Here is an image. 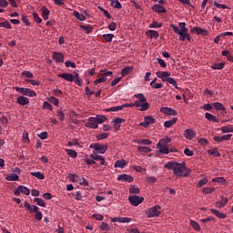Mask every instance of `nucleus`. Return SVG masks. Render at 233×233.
Instances as JSON below:
<instances>
[{
  "label": "nucleus",
  "instance_id": "obj_57",
  "mask_svg": "<svg viewBox=\"0 0 233 233\" xmlns=\"http://www.w3.org/2000/svg\"><path fill=\"white\" fill-rule=\"evenodd\" d=\"M132 221V218H121L119 217V220H118V223H130Z\"/></svg>",
  "mask_w": 233,
  "mask_h": 233
},
{
  "label": "nucleus",
  "instance_id": "obj_9",
  "mask_svg": "<svg viewBox=\"0 0 233 233\" xmlns=\"http://www.w3.org/2000/svg\"><path fill=\"white\" fill-rule=\"evenodd\" d=\"M53 59L56 63H63L65 61V55L61 52H53Z\"/></svg>",
  "mask_w": 233,
  "mask_h": 233
},
{
  "label": "nucleus",
  "instance_id": "obj_32",
  "mask_svg": "<svg viewBox=\"0 0 233 233\" xmlns=\"http://www.w3.org/2000/svg\"><path fill=\"white\" fill-rule=\"evenodd\" d=\"M211 68H212V70H223V68H225V62L214 64L211 66Z\"/></svg>",
  "mask_w": 233,
  "mask_h": 233
},
{
  "label": "nucleus",
  "instance_id": "obj_63",
  "mask_svg": "<svg viewBox=\"0 0 233 233\" xmlns=\"http://www.w3.org/2000/svg\"><path fill=\"white\" fill-rule=\"evenodd\" d=\"M106 77L102 76V77L95 80L94 83H95V85H99L100 83H106Z\"/></svg>",
  "mask_w": 233,
  "mask_h": 233
},
{
  "label": "nucleus",
  "instance_id": "obj_60",
  "mask_svg": "<svg viewBox=\"0 0 233 233\" xmlns=\"http://www.w3.org/2000/svg\"><path fill=\"white\" fill-rule=\"evenodd\" d=\"M33 17H34L35 23H38V24L43 23V19L41 17H39V15L37 13H34Z\"/></svg>",
  "mask_w": 233,
  "mask_h": 233
},
{
  "label": "nucleus",
  "instance_id": "obj_2",
  "mask_svg": "<svg viewBox=\"0 0 233 233\" xmlns=\"http://www.w3.org/2000/svg\"><path fill=\"white\" fill-rule=\"evenodd\" d=\"M14 88L16 92H20V94H22V96H27L28 97H35V96H37L35 91H34L30 88L17 87V86L14 87Z\"/></svg>",
  "mask_w": 233,
  "mask_h": 233
},
{
  "label": "nucleus",
  "instance_id": "obj_18",
  "mask_svg": "<svg viewBox=\"0 0 233 233\" xmlns=\"http://www.w3.org/2000/svg\"><path fill=\"white\" fill-rule=\"evenodd\" d=\"M157 77H159V79H168L169 76H170V72L168 71H157L156 73Z\"/></svg>",
  "mask_w": 233,
  "mask_h": 233
},
{
  "label": "nucleus",
  "instance_id": "obj_41",
  "mask_svg": "<svg viewBox=\"0 0 233 233\" xmlns=\"http://www.w3.org/2000/svg\"><path fill=\"white\" fill-rule=\"evenodd\" d=\"M208 154H209V156H214V157H219L221 156L218 149H209L208 151Z\"/></svg>",
  "mask_w": 233,
  "mask_h": 233
},
{
  "label": "nucleus",
  "instance_id": "obj_38",
  "mask_svg": "<svg viewBox=\"0 0 233 233\" xmlns=\"http://www.w3.org/2000/svg\"><path fill=\"white\" fill-rule=\"evenodd\" d=\"M213 107L215 108V110H223L225 111V106H223V104L219 103V102H215L212 103Z\"/></svg>",
  "mask_w": 233,
  "mask_h": 233
},
{
  "label": "nucleus",
  "instance_id": "obj_42",
  "mask_svg": "<svg viewBox=\"0 0 233 233\" xmlns=\"http://www.w3.org/2000/svg\"><path fill=\"white\" fill-rule=\"evenodd\" d=\"M179 26V32H188V28H187V23L185 22H179L178 23Z\"/></svg>",
  "mask_w": 233,
  "mask_h": 233
},
{
  "label": "nucleus",
  "instance_id": "obj_37",
  "mask_svg": "<svg viewBox=\"0 0 233 233\" xmlns=\"http://www.w3.org/2000/svg\"><path fill=\"white\" fill-rule=\"evenodd\" d=\"M103 39L106 41V43H112V39H114V34H105L102 35Z\"/></svg>",
  "mask_w": 233,
  "mask_h": 233
},
{
  "label": "nucleus",
  "instance_id": "obj_23",
  "mask_svg": "<svg viewBox=\"0 0 233 233\" xmlns=\"http://www.w3.org/2000/svg\"><path fill=\"white\" fill-rule=\"evenodd\" d=\"M157 148L159 149L160 154H170V149L165 145L157 144Z\"/></svg>",
  "mask_w": 233,
  "mask_h": 233
},
{
  "label": "nucleus",
  "instance_id": "obj_51",
  "mask_svg": "<svg viewBox=\"0 0 233 233\" xmlns=\"http://www.w3.org/2000/svg\"><path fill=\"white\" fill-rule=\"evenodd\" d=\"M212 181L214 183H219L220 185H225L226 180L224 177H218L213 178Z\"/></svg>",
  "mask_w": 233,
  "mask_h": 233
},
{
  "label": "nucleus",
  "instance_id": "obj_46",
  "mask_svg": "<svg viewBox=\"0 0 233 233\" xmlns=\"http://www.w3.org/2000/svg\"><path fill=\"white\" fill-rule=\"evenodd\" d=\"M150 108V105L148 102H143L142 105H140V111L145 112L146 110H148Z\"/></svg>",
  "mask_w": 233,
  "mask_h": 233
},
{
  "label": "nucleus",
  "instance_id": "obj_6",
  "mask_svg": "<svg viewBox=\"0 0 233 233\" xmlns=\"http://www.w3.org/2000/svg\"><path fill=\"white\" fill-rule=\"evenodd\" d=\"M170 27L173 28V31L175 32V34H177L179 36V41H187V31H182L179 32V27L174 25H170Z\"/></svg>",
  "mask_w": 233,
  "mask_h": 233
},
{
  "label": "nucleus",
  "instance_id": "obj_33",
  "mask_svg": "<svg viewBox=\"0 0 233 233\" xmlns=\"http://www.w3.org/2000/svg\"><path fill=\"white\" fill-rule=\"evenodd\" d=\"M222 56H224V57H227L228 61H230L231 63H233V56L230 55V51H227V50L222 51Z\"/></svg>",
  "mask_w": 233,
  "mask_h": 233
},
{
  "label": "nucleus",
  "instance_id": "obj_56",
  "mask_svg": "<svg viewBox=\"0 0 233 233\" xmlns=\"http://www.w3.org/2000/svg\"><path fill=\"white\" fill-rule=\"evenodd\" d=\"M1 28H12V25L8 21L0 22Z\"/></svg>",
  "mask_w": 233,
  "mask_h": 233
},
{
  "label": "nucleus",
  "instance_id": "obj_40",
  "mask_svg": "<svg viewBox=\"0 0 233 233\" xmlns=\"http://www.w3.org/2000/svg\"><path fill=\"white\" fill-rule=\"evenodd\" d=\"M74 15H75V17H76L78 19V21H86V16H85L83 14H80L77 11H75Z\"/></svg>",
  "mask_w": 233,
  "mask_h": 233
},
{
  "label": "nucleus",
  "instance_id": "obj_54",
  "mask_svg": "<svg viewBox=\"0 0 233 233\" xmlns=\"http://www.w3.org/2000/svg\"><path fill=\"white\" fill-rule=\"evenodd\" d=\"M69 178L71 179V181H73V183H77V182H79V176H78V175L70 174V175H69Z\"/></svg>",
  "mask_w": 233,
  "mask_h": 233
},
{
  "label": "nucleus",
  "instance_id": "obj_31",
  "mask_svg": "<svg viewBox=\"0 0 233 233\" xmlns=\"http://www.w3.org/2000/svg\"><path fill=\"white\" fill-rule=\"evenodd\" d=\"M163 81H167V83H169V85L174 86L177 90H179V86H177V82L174 78L168 77L167 79H163Z\"/></svg>",
  "mask_w": 233,
  "mask_h": 233
},
{
  "label": "nucleus",
  "instance_id": "obj_4",
  "mask_svg": "<svg viewBox=\"0 0 233 233\" xmlns=\"http://www.w3.org/2000/svg\"><path fill=\"white\" fill-rule=\"evenodd\" d=\"M128 201L133 207H139V205L145 201V198L133 195L128 197Z\"/></svg>",
  "mask_w": 233,
  "mask_h": 233
},
{
  "label": "nucleus",
  "instance_id": "obj_45",
  "mask_svg": "<svg viewBox=\"0 0 233 233\" xmlns=\"http://www.w3.org/2000/svg\"><path fill=\"white\" fill-rule=\"evenodd\" d=\"M190 225L198 232H199L201 230V228L199 227V224L196 220H190Z\"/></svg>",
  "mask_w": 233,
  "mask_h": 233
},
{
  "label": "nucleus",
  "instance_id": "obj_49",
  "mask_svg": "<svg viewBox=\"0 0 233 233\" xmlns=\"http://www.w3.org/2000/svg\"><path fill=\"white\" fill-rule=\"evenodd\" d=\"M21 76H22V77H25L27 79L34 77V74H32V72H30V71H24V72H22Z\"/></svg>",
  "mask_w": 233,
  "mask_h": 233
},
{
  "label": "nucleus",
  "instance_id": "obj_47",
  "mask_svg": "<svg viewBox=\"0 0 233 233\" xmlns=\"http://www.w3.org/2000/svg\"><path fill=\"white\" fill-rule=\"evenodd\" d=\"M131 72H132V67H125L124 69H122L121 75L123 77H125V76H128V74H130Z\"/></svg>",
  "mask_w": 233,
  "mask_h": 233
},
{
  "label": "nucleus",
  "instance_id": "obj_55",
  "mask_svg": "<svg viewBox=\"0 0 233 233\" xmlns=\"http://www.w3.org/2000/svg\"><path fill=\"white\" fill-rule=\"evenodd\" d=\"M208 183V179L207 178H202L201 180L198 181V188H201L202 187H205Z\"/></svg>",
  "mask_w": 233,
  "mask_h": 233
},
{
  "label": "nucleus",
  "instance_id": "obj_34",
  "mask_svg": "<svg viewBox=\"0 0 233 233\" xmlns=\"http://www.w3.org/2000/svg\"><path fill=\"white\" fill-rule=\"evenodd\" d=\"M137 150H138V152H143L144 154H148V153L152 152V149H150V147H143V146L138 147Z\"/></svg>",
  "mask_w": 233,
  "mask_h": 233
},
{
  "label": "nucleus",
  "instance_id": "obj_15",
  "mask_svg": "<svg viewBox=\"0 0 233 233\" xmlns=\"http://www.w3.org/2000/svg\"><path fill=\"white\" fill-rule=\"evenodd\" d=\"M230 137H232V134L224 135L222 137H214V141H217V143H221L223 141L230 140Z\"/></svg>",
  "mask_w": 233,
  "mask_h": 233
},
{
  "label": "nucleus",
  "instance_id": "obj_26",
  "mask_svg": "<svg viewBox=\"0 0 233 233\" xmlns=\"http://www.w3.org/2000/svg\"><path fill=\"white\" fill-rule=\"evenodd\" d=\"M176 123H177V118H173L171 120L164 122V127L166 128H170V127H174V125H176Z\"/></svg>",
  "mask_w": 233,
  "mask_h": 233
},
{
  "label": "nucleus",
  "instance_id": "obj_35",
  "mask_svg": "<svg viewBox=\"0 0 233 233\" xmlns=\"http://www.w3.org/2000/svg\"><path fill=\"white\" fill-rule=\"evenodd\" d=\"M65 150H66L67 156H70V157H73V158L77 157V153L76 150L68 149V148H66Z\"/></svg>",
  "mask_w": 233,
  "mask_h": 233
},
{
  "label": "nucleus",
  "instance_id": "obj_19",
  "mask_svg": "<svg viewBox=\"0 0 233 233\" xmlns=\"http://www.w3.org/2000/svg\"><path fill=\"white\" fill-rule=\"evenodd\" d=\"M25 208L26 210H28L29 212H35V214L39 210V207H37V206H32V205H30V203H28V202H25Z\"/></svg>",
  "mask_w": 233,
  "mask_h": 233
},
{
  "label": "nucleus",
  "instance_id": "obj_11",
  "mask_svg": "<svg viewBox=\"0 0 233 233\" xmlns=\"http://www.w3.org/2000/svg\"><path fill=\"white\" fill-rule=\"evenodd\" d=\"M117 181H127V183H132V181H134V177L127 174H122L117 177Z\"/></svg>",
  "mask_w": 233,
  "mask_h": 233
},
{
  "label": "nucleus",
  "instance_id": "obj_3",
  "mask_svg": "<svg viewBox=\"0 0 233 233\" xmlns=\"http://www.w3.org/2000/svg\"><path fill=\"white\" fill-rule=\"evenodd\" d=\"M160 208L161 206L156 205L146 211V216H147V218H157V216L161 214V211H159Z\"/></svg>",
  "mask_w": 233,
  "mask_h": 233
},
{
  "label": "nucleus",
  "instance_id": "obj_36",
  "mask_svg": "<svg viewBox=\"0 0 233 233\" xmlns=\"http://www.w3.org/2000/svg\"><path fill=\"white\" fill-rule=\"evenodd\" d=\"M31 176H34L37 179H45V174L41 173V171L31 172Z\"/></svg>",
  "mask_w": 233,
  "mask_h": 233
},
{
  "label": "nucleus",
  "instance_id": "obj_1",
  "mask_svg": "<svg viewBox=\"0 0 233 233\" xmlns=\"http://www.w3.org/2000/svg\"><path fill=\"white\" fill-rule=\"evenodd\" d=\"M165 168L173 170V174L178 177H183V172H189V169L188 167H187L185 162L179 163L176 161H169L167 164H165Z\"/></svg>",
  "mask_w": 233,
  "mask_h": 233
},
{
  "label": "nucleus",
  "instance_id": "obj_28",
  "mask_svg": "<svg viewBox=\"0 0 233 233\" xmlns=\"http://www.w3.org/2000/svg\"><path fill=\"white\" fill-rule=\"evenodd\" d=\"M141 189L137 185H132L129 187V194H140Z\"/></svg>",
  "mask_w": 233,
  "mask_h": 233
},
{
  "label": "nucleus",
  "instance_id": "obj_22",
  "mask_svg": "<svg viewBox=\"0 0 233 233\" xmlns=\"http://www.w3.org/2000/svg\"><path fill=\"white\" fill-rule=\"evenodd\" d=\"M147 37L157 39V37H159V32H157L156 30H148L147 32Z\"/></svg>",
  "mask_w": 233,
  "mask_h": 233
},
{
  "label": "nucleus",
  "instance_id": "obj_5",
  "mask_svg": "<svg viewBox=\"0 0 233 233\" xmlns=\"http://www.w3.org/2000/svg\"><path fill=\"white\" fill-rule=\"evenodd\" d=\"M90 148H94L98 154H105L108 150V146L94 143L91 144Z\"/></svg>",
  "mask_w": 233,
  "mask_h": 233
},
{
  "label": "nucleus",
  "instance_id": "obj_52",
  "mask_svg": "<svg viewBox=\"0 0 233 233\" xmlns=\"http://www.w3.org/2000/svg\"><path fill=\"white\" fill-rule=\"evenodd\" d=\"M135 97H137L138 99V101H140V103H145L147 102V98L145 97L144 94H137L135 95Z\"/></svg>",
  "mask_w": 233,
  "mask_h": 233
},
{
  "label": "nucleus",
  "instance_id": "obj_27",
  "mask_svg": "<svg viewBox=\"0 0 233 233\" xmlns=\"http://www.w3.org/2000/svg\"><path fill=\"white\" fill-rule=\"evenodd\" d=\"M6 181H19V176L15 173H12L5 177Z\"/></svg>",
  "mask_w": 233,
  "mask_h": 233
},
{
  "label": "nucleus",
  "instance_id": "obj_39",
  "mask_svg": "<svg viewBox=\"0 0 233 233\" xmlns=\"http://www.w3.org/2000/svg\"><path fill=\"white\" fill-rule=\"evenodd\" d=\"M222 134H228L230 132H233V127L229 126V127H222L220 128Z\"/></svg>",
  "mask_w": 233,
  "mask_h": 233
},
{
  "label": "nucleus",
  "instance_id": "obj_59",
  "mask_svg": "<svg viewBox=\"0 0 233 233\" xmlns=\"http://www.w3.org/2000/svg\"><path fill=\"white\" fill-rule=\"evenodd\" d=\"M150 86H152V88H157V89H159V88H163V84L161 83H154V82H151L150 83Z\"/></svg>",
  "mask_w": 233,
  "mask_h": 233
},
{
  "label": "nucleus",
  "instance_id": "obj_21",
  "mask_svg": "<svg viewBox=\"0 0 233 233\" xmlns=\"http://www.w3.org/2000/svg\"><path fill=\"white\" fill-rule=\"evenodd\" d=\"M41 10H42L43 19H45V21H48V16L50 15V10H48L46 6H43Z\"/></svg>",
  "mask_w": 233,
  "mask_h": 233
},
{
  "label": "nucleus",
  "instance_id": "obj_48",
  "mask_svg": "<svg viewBox=\"0 0 233 233\" xmlns=\"http://www.w3.org/2000/svg\"><path fill=\"white\" fill-rule=\"evenodd\" d=\"M171 141H172V138H170V137H166V138L161 139V140L158 142V144H159V145H164V146L167 147V145H168V143H171Z\"/></svg>",
  "mask_w": 233,
  "mask_h": 233
},
{
  "label": "nucleus",
  "instance_id": "obj_10",
  "mask_svg": "<svg viewBox=\"0 0 233 233\" xmlns=\"http://www.w3.org/2000/svg\"><path fill=\"white\" fill-rule=\"evenodd\" d=\"M16 103L21 106H25V105L30 104V99H28L26 96H20L16 98Z\"/></svg>",
  "mask_w": 233,
  "mask_h": 233
},
{
  "label": "nucleus",
  "instance_id": "obj_43",
  "mask_svg": "<svg viewBox=\"0 0 233 233\" xmlns=\"http://www.w3.org/2000/svg\"><path fill=\"white\" fill-rule=\"evenodd\" d=\"M19 190L22 192V194H25V196H30V189L25 186H19Z\"/></svg>",
  "mask_w": 233,
  "mask_h": 233
},
{
  "label": "nucleus",
  "instance_id": "obj_44",
  "mask_svg": "<svg viewBox=\"0 0 233 233\" xmlns=\"http://www.w3.org/2000/svg\"><path fill=\"white\" fill-rule=\"evenodd\" d=\"M34 202L38 205V207H46V204H45V201L42 198H34Z\"/></svg>",
  "mask_w": 233,
  "mask_h": 233
},
{
  "label": "nucleus",
  "instance_id": "obj_58",
  "mask_svg": "<svg viewBox=\"0 0 233 233\" xmlns=\"http://www.w3.org/2000/svg\"><path fill=\"white\" fill-rule=\"evenodd\" d=\"M161 26H163V24H158L157 21L149 25V28H161Z\"/></svg>",
  "mask_w": 233,
  "mask_h": 233
},
{
  "label": "nucleus",
  "instance_id": "obj_17",
  "mask_svg": "<svg viewBox=\"0 0 233 233\" xmlns=\"http://www.w3.org/2000/svg\"><path fill=\"white\" fill-rule=\"evenodd\" d=\"M112 123L115 130H119V128H121V123H125V119L117 117V118H115L112 121Z\"/></svg>",
  "mask_w": 233,
  "mask_h": 233
},
{
  "label": "nucleus",
  "instance_id": "obj_14",
  "mask_svg": "<svg viewBox=\"0 0 233 233\" xmlns=\"http://www.w3.org/2000/svg\"><path fill=\"white\" fill-rule=\"evenodd\" d=\"M184 137L189 141H192V139L196 137V133L192 129H186L184 132Z\"/></svg>",
  "mask_w": 233,
  "mask_h": 233
},
{
  "label": "nucleus",
  "instance_id": "obj_30",
  "mask_svg": "<svg viewBox=\"0 0 233 233\" xmlns=\"http://www.w3.org/2000/svg\"><path fill=\"white\" fill-rule=\"evenodd\" d=\"M95 119L96 120V125H101L102 123H105L107 118L106 116L96 115V116H95Z\"/></svg>",
  "mask_w": 233,
  "mask_h": 233
},
{
  "label": "nucleus",
  "instance_id": "obj_61",
  "mask_svg": "<svg viewBox=\"0 0 233 233\" xmlns=\"http://www.w3.org/2000/svg\"><path fill=\"white\" fill-rule=\"evenodd\" d=\"M96 138L98 140L108 139V133H100L98 136H96Z\"/></svg>",
  "mask_w": 233,
  "mask_h": 233
},
{
  "label": "nucleus",
  "instance_id": "obj_8",
  "mask_svg": "<svg viewBox=\"0 0 233 233\" xmlns=\"http://www.w3.org/2000/svg\"><path fill=\"white\" fill-rule=\"evenodd\" d=\"M85 127L86 128H92V129L98 128L99 125H97V122L96 120V116L89 117L88 121L85 124Z\"/></svg>",
  "mask_w": 233,
  "mask_h": 233
},
{
  "label": "nucleus",
  "instance_id": "obj_20",
  "mask_svg": "<svg viewBox=\"0 0 233 233\" xmlns=\"http://www.w3.org/2000/svg\"><path fill=\"white\" fill-rule=\"evenodd\" d=\"M210 212H212V214L217 216V218H218L219 219H225V218H227V215L225 213H221L218 209L211 208Z\"/></svg>",
  "mask_w": 233,
  "mask_h": 233
},
{
  "label": "nucleus",
  "instance_id": "obj_62",
  "mask_svg": "<svg viewBox=\"0 0 233 233\" xmlns=\"http://www.w3.org/2000/svg\"><path fill=\"white\" fill-rule=\"evenodd\" d=\"M213 106H214L212 104H204L202 108H203V110H207L208 112H210V110H212Z\"/></svg>",
  "mask_w": 233,
  "mask_h": 233
},
{
  "label": "nucleus",
  "instance_id": "obj_24",
  "mask_svg": "<svg viewBox=\"0 0 233 233\" xmlns=\"http://www.w3.org/2000/svg\"><path fill=\"white\" fill-rule=\"evenodd\" d=\"M205 117L208 119V121H211V123H219V120H218V118H216V116L210 113H206Z\"/></svg>",
  "mask_w": 233,
  "mask_h": 233
},
{
  "label": "nucleus",
  "instance_id": "obj_12",
  "mask_svg": "<svg viewBox=\"0 0 233 233\" xmlns=\"http://www.w3.org/2000/svg\"><path fill=\"white\" fill-rule=\"evenodd\" d=\"M193 34H197L198 35H208V31L201 28V27H193L191 29Z\"/></svg>",
  "mask_w": 233,
  "mask_h": 233
},
{
  "label": "nucleus",
  "instance_id": "obj_29",
  "mask_svg": "<svg viewBox=\"0 0 233 233\" xmlns=\"http://www.w3.org/2000/svg\"><path fill=\"white\" fill-rule=\"evenodd\" d=\"M125 167H127V162L124 159L117 160L115 163V168H125Z\"/></svg>",
  "mask_w": 233,
  "mask_h": 233
},
{
  "label": "nucleus",
  "instance_id": "obj_50",
  "mask_svg": "<svg viewBox=\"0 0 233 233\" xmlns=\"http://www.w3.org/2000/svg\"><path fill=\"white\" fill-rule=\"evenodd\" d=\"M91 159H94V161H100L103 157L101 155H97L96 153H93L90 155Z\"/></svg>",
  "mask_w": 233,
  "mask_h": 233
},
{
  "label": "nucleus",
  "instance_id": "obj_13",
  "mask_svg": "<svg viewBox=\"0 0 233 233\" xmlns=\"http://www.w3.org/2000/svg\"><path fill=\"white\" fill-rule=\"evenodd\" d=\"M151 10L157 12V14H167V9H165L163 5H160L158 4L151 6Z\"/></svg>",
  "mask_w": 233,
  "mask_h": 233
},
{
  "label": "nucleus",
  "instance_id": "obj_7",
  "mask_svg": "<svg viewBox=\"0 0 233 233\" xmlns=\"http://www.w3.org/2000/svg\"><path fill=\"white\" fill-rule=\"evenodd\" d=\"M156 123V118H154L152 116H145L144 122L140 123V127H144L147 128V127H150V125H154Z\"/></svg>",
  "mask_w": 233,
  "mask_h": 233
},
{
  "label": "nucleus",
  "instance_id": "obj_16",
  "mask_svg": "<svg viewBox=\"0 0 233 233\" xmlns=\"http://www.w3.org/2000/svg\"><path fill=\"white\" fill-rule=\"evenodd\" d=\"M58 77L65 79L66 81H70V83H74V75L70 73L59 74Z\"/></svg>",
  "mask_w": 233,
  "mask_h": 233
},
{
  "label": "nucleus",
  "instance_id": "obj_64",
  "mask_svg": "<svg viewBox=\"0 0 233 233\" xmlns=\"http://www.w3.org/2000/svg\"><path fill=\"white\" fill-rule=\"evenodd\" d=\"M56 116H57V117H59L60 121H62V122L65 121V113H63V111L58 110L56 112Z\"/></svg>",
  "mask_w": 233,
  "mask_h": 233
},
{
  "label": "nucleus",
  "instance_id": "obj_53",
  "mask_svg": "<svg viewBox=\"0 0 233 233\" xmlns=\"http://www.w3.org/2000/svg\"><path fill=\"white\" fill-rule=\"evenodd\" d=\"M216 190V187H203L202 192L203 194H212Z\"/></svg>",
  "mask_w": 233,
  "mask_h": 233
},
{
  "label": "nucleus",
  "instance_id": "obj_25",
  "mask_svg": "<svg viewBox=\"0 0 233 233\" xmlns=\"http://www.w3.org/2000/svg\"><path fill=\"white\" fill-rule=\"evenodd\" d=\"M110 5L113 6V8H116L117 10H121V8H123V5L119 0H111Z\"/></svg>",
  "mask_w": 233,
  "mask_h": 233
}]
</instances>
